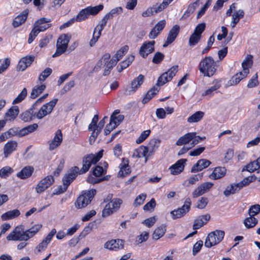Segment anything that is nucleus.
<instances>
[{
	"instance_id": "nucleus-1",
	"label": "nucleus",
	"mask_w": 260,
	"mask_h": 260,
	"mask_svg": "<svg viewBox=\"0 0 260 260\" xmlns=\"http://www.w3.org/2000/svg\"><path fill=\"white\" fill-rule=\"evenodd\" d=\"M57 101V99H54L43 105L40 109L37 106H34L33 104L29 109L20 115V117L25 122L29 121L36 117L39 119H42L51 113Z\"/></svg>"
},
{
	"instance_id": "nucleus-2",
	"label": "nucleus",
	"mask_w": 260,
	"mask_h": 260,
	"mask_svg": "<svg viewBox=\"0 0 260 260\" xmlns=\"http://www.w3.org/2000/svg\"><path fill=\"white\" fill-rule=\"evenodd\" d=\"M219 64L211 56L203 58L198 64V69L204 77H211L217 72Z\"/></svg>"
},
{
	"instance_id": "nucleus-3",
	"label": "nucleus",
	"mask_w": 260,
	"mask_h": 260,
	"mask_svg": "<svg viewBox=\"0 0 260 260\" xmlns=\"http://www.w3.org/2000/svg\"><path fill=\"white\" fill-rule=\"evenodd\" d=\"M78 171L79 168L77 166H75L70 169L68 173L66 174L62 178L63 186H59L55 192H53V194L58 195L64 192L69 185L77 176Z\"/></svg>"
},
{
	"instance_id": "nucleus-4",
	"label": "nucleus",
	"mask_w": 260,
	"mask_h": 260,
	"mask_svg": "<svg viewBox=\"0 0 260 260\" xmlns=\"http://www.w3.org/2000/svg\"><path fill=\"white\" fill-rule=\"evenodd\" d=\"M96 192L95 189H91L79 196L75 203L76 208L81 209L86 207L91 202Z\"/></svg>"
},
{
	"instance_id": "nucleus-5",
	"label": "nucleus",
	"mask_w": 260,
	"mask_h": 260,
	"mask_svg": "<svg viewBox=\"0 0 260 260\" xmlns=\"http://www.w3.org/2000/svg\"><path fill=\"white\" fill-rule=\"evenodd\" d=\"M71 38L70 34H61L58 38L56 42V50L53 57L57 56L63 54L67 50L69 42Z\"/></svg>"
},
{
	"instance_id": "nucleus-6",
	"label": "nucleus",
	"mask_w": 260,
	"mask_h": 260,
	"mask_svg": "<svg viewBox=\"0 0 260 260\" xmlns=\"http://www.w3.org/2000/svg\"><path fill=\"white\" fill-rule=\"evenodd\" d=\"M224 232L221 230H216L209 233L206 238L205 242V246L206 247L210 248L212 246L217 245L223 239Z\"/></svg>"
},
{
	"instance_id": "nucleus-7",
	"label": "nucleus",
	"mask_w": 260,
	"mask_h": 260,
	"mask_svg": "<svg viewBox=\"0 0 260 260\" xmlns=\"http://www.w3.org/2000/svg\"><path fill=\"white\" fill-rule=\"evenodd\" d=\"M120 111L119 109L115 110L111 115L109 122L106 125L104 130H114L123 120L124 116L120 114Z\"/></svg>"
},
{
	"instance_id": "nucleus-8",
	"label": "nucleus",
	"mask_w": 260,
	"mask_h": 260,
	"mask_svg": "<svg viewBox=\"0 0 260 260\" xmlns=\"http://www.w3.org/2000/svg\"><path fill=\"white\" fill-rule=\"evenodd\" d=\"M155 41L154 40L145 41L142 44L139 50L140 56L145 58L149 54L153 53L155 50Z\"/></svg>"
},
{
	"instance_id": "nucleus-9",
	"label": "nucleus",
	"mask_w": 260,
	"mask_h": 260,
	"mask_svg": "<svg viewBox=\"0 0 260 260\" xmlns=\"http://www.w3.org/2000/svg\"><path fill=\"white\" fill-rule=\"evenodd\" d=\"M190 205V199L189 198L186 199L184 204L181 208H179L177 210H174L171 212L172 218L175 219L183 216L189 211Z\"/></svg>"
},
{
	"instance_id": "nucleus-10",
	"label": "nucleus",
	"mask_w": 260,
	"mask_h": 260,
	"mask_svg": "<svg viewBox=\"0 0 260 260\" xmlns=\"http://www.w3.org/2000/svg\"><path fill=\"white\" fill-rule=\"evenodd\" d=\"M54 182V178L51 175H48L42 179L36 187V191L38 193L44 192L53 184Z\"/></svg>"
},
{
	"instance_id": "nucleus-11",
	"label": "nucleus",
	"mask_w": 260,
	"mask_h": 260,
	"mask_svg": "<svg viewBox=\"0 0 260 260\" xmlns=\"http://www.w3.org/2000/svg\"><path fill=\"white\" fill-rule=\"evenodd\" d=\"M213 185V184L209 182L202 183L192 192V197L193 198H196L203 195V194L209 191Z\"/></svg>"
},
{
	"instance_id": "nucleus-12",
	"label": "nucleus",
	"mask_w": 260,
	"mask_h": 260,
	"mask_svg": "<svg viewBox=\"0 0 260 260\" xmlns=\"http://www.w3.org/2000/svg\"><path fill=\"white\" fill-rule=\"evenodd\" d=\"M94 159L93 158V154H90L85 156L83 158L82 163L83 166L81 169H79L78 174H83L87 172L92 164H95L96 162H94Z\"/></svg>"
},
{
	"instance_id": "nucleus-13",
	"label": "nucleus",
	"mask_w": 260,
	"mask_h": 260,
	"mask_svg": "<svg viewBox=\"0 0 260 260\" xmlns=\"http://www.w3.org/2000/svg\"><path fill=\"white\" fill-rule=\"evenodd\" d=\"M26 236L22 232V229L20 227L17 226L13 232H11L7 237V239L9 241H27Z\"/></svg>"
},
{
	"instance_id": "nucleus-14",
	"label": "nucleus",
	"mask_w": 260,
	"mask_h": 260,
	"mask_svg": "<svg viewBox=\"0 0 260 260\" xmlns=\"http://www.w3.org/2000/svg\"><path fill=\"white\" fill-rule=\"evenodd\" d=\"M180 31V27L178 25H174L170 30L166 41L163 44L164 47H167L169 45L173 43L177 37Z\"/></svg>"
},
{
	"instance_id": "nucleus-15",
	"label": "nucleus",
	"mask_w": 260,
	"mask_h": 260,
	"mask_svg": "<svg viewBox=\"0 0 260 260\" xmlns=\"http://www.w3.org/2000/svg\"><path fill=\"white\" fill-rule=\"evenodd\" d=\"M166 25L165 19L159 21L150 31L148 37L150 39H154L161 33Z\"/></svg>"
},
{
	"instance_id": "nucleus-16",
	"label": "nucleus",
	"mask_w": 260,
	"mask_h": 260,
	"mask_svg": "<svg viewBox=\"0 0 260 260\" xmlns=\"http://www.w3.org/2000/svg\"><path fill=\"white\" fill-rule=\"evenodd\" d=\"M124 241L121 239L111 240L104 244V247L111 250H117L123 249Z\"/></svg>"
},
{
	"instance_id": "nucleus-17",
	"label": "nucleus",
	"mask_w": 260,
	"mask_h": 260,
	"mask_svg": "<svg viewBox=\"0 0 260 260\" xmlns=\"http://www.w3.org/2000/svg\"><path fill=\"white\" fill-rule=\"evenodd\" d=\"M186 159L182 158L178 160L174 165L171 166L169 169L172 175H178L181 173L184 170Z\"/></svg>"
},
{
	"instance_id": "nucleus-18",
	"label": "nucleus",
	"mask_w": 260,
	"mask_h": 260,
	"mask_svg": "<svg viewBox=\"0 0 260 260\" xmlns=\"http://www.w3.org/2000/svg\"><path fill=\"white\" fill-rule=\"evenodd\" d=\"M35 56L33 55H27L20 59L19 60L17 68L19 70L24 71L27 67H29L34 61Z\"/></svg>"
},
{
	"instance_id": "nucleus-19",
	"label": "nucleus",
	"mask_w": 260,
	"mask_h": 260,
	"mask_svg": "<svg viewBox=\"0 0 260 260\" xmlns=\"http://www.w3.org/2000/svg\"><path fill=\"white\" fill-rule=\"evenodd\" d=\"M29 11L25 9L22 11L20 14L17 16L12 22V25L14 28H16L24 23L27 18Z\"/></svg>"
},
{
	"instance_id": "nucleus-20",
	"label": "nucleus",
	"mask_w": 260,
	"mask_h": 260,
	"mask_svg": "<svg viewBox=\"0 0 260 260\" xmlns=\"http://www.w3.org/2000/svg\"><path fill=\"white\" fill-rule=\"evenodd\" d=\"M51 22V19L45 17L41 18L35 22L34 26L39 29V31H44L51 27V24L48 23Z\"/></svg>"
},
{
	"instance_id": "nucleus-21",
	"label": "nucleus",
	"mask_w": 260,
	"mask_h": 260,
	"mask_svg": "<svg viewBox=\"0 0 260 260\" xmlns=\"http://www.w3.org/2000/svg\"><path fill=\"white\" fill-rule=\"evenodd\" d=\"M32 131H7L0 136V143L14 136L22 137L28 135Z\"/></svg>"
},
{
	"instance_id": "nucleus-22",
	"label": "nucleus",
	"mask_w": 260,
	"mask_h": 260,
	"mask_svg": "<svg viewBox=\"0 0 260 260\" xmlns=\"http://www.w3.org/2000/svg\"><path fill=\"white\" fill-rule=\"evenodd\" d=\"M106 25L100 23L94 29L92 35V39L90 40L89 44L90 46H93L95 45L98 39L101 36V32L104 29Z\"/></svg>"
},
{
	"instance_id": "nucleus-23",
	"label": "nucleus",
	"mask_w": 260,
	"mask_h": 260,
	"mask_svg": "<svg viewBox=\"0 0 260 260\" xmlns=\"http://www.w3.org/2000/svg\"><path fill=\"white\" fill-rule=\"evenodd\" d=\"M211 164V161L206 159H201L193 166L191 168V173H197L201 171L204 169L207 168Z\"/></svg>"
},
{
	"instance_id": "nucleus-24",
	"label": "nucleus",
	"mask_w": 260,
	"mask_h": 260,
	"mask_svg": "<svg viewBox=\"0 0 260 260\" xmlns=\"http://www.w3.org/2000/svg\"><path fill=\"white\" fill-rule=\"evenodd\" d=\"M19 113V109L18 107L13 106L5 113L4 118L7 121H13L16 118Z\"/></svg>"
},
{
	"instance_id": "nucleus-25",
	"label": "nucleus",
	"mask_w": 260,
	"mask_h": 260,
	"mask_svg": "<svg viewBox=\"0 0 260 260\" xmlns=\"http://www.w3.org/2000/svg\"><path fill=\"white\" fill-rule=\"evenodd\" d=\"M122 12V8L120 7L112 9L109 13L105 15L100 22L106 25L108 20L112 19L115 16Z\"/></svg>"
},
{
	"instance_id": "nucleus-26",
	"label": "nucleus",
	"mask_w": 260,
	"mask_h": 260,
	"mask_svg": "<svg viewBox=\"0 0 260 260\" xmlns=\"http://www.w3.org/2000/svg\"><path fill=\"white\" fill-rule=\"evenodd\" d=\"M62 141V134L61 131H57L53 139L49 144V149L50 150H53L58 147Z\"/></svg>"
},
{
	"instance_id": "nucleus-27",
	"label": "nucleus",
	"mask_w": 260,
	"mask_h": 260,
	"mask_svg": "<svg viewBox=\"0 0 260 260\" xmlns=\"http://www.w3.org/2000/svg\"><path fill=\"white\" fill-rule=\"evenodd\" d=\"M34 171V168L32 167L26 166L17 174V177L21 179H25L31 176Z\"/></svg>"
},
{
	"instance_id": "nucleus-28",
	"label": "nucleus",
	"mask_w": 260,
	"mask_h": 260,
	"mask_svg": "<svg viewBox=\"0 0 260 260\" xmlns=\"http://www.w3.org/2000/svg\"><path fill=\"white\" fill-rule=\"evenodd\" d=\"M210 219V215L206 214L202 215L196 219L193 225V230H198L206 224Z\"/></svg>"
},
{
	"instance_id": "nucleus-29",
	"label": "nucleus",
	"mask_w": 260,
	"mask_h": 260,
	"mask_svg": "<svg viewBox=\"0 0 260 260\" xmlns=\"http://www.w3.org/2000/svg\"><path fill=\"white\" fill-rule=\"evenodd\" d=\"M135 56L130 55L123 61L119 63L117 67V71L119 73L121 72L124 69L127 68L134 60Z\"/></svg>"
},
{
	"instance_id": "nucleus-30",
	"label": "nucleus",
	"mask_w": 260,
	"mask_h": 260,
	"mask_svg": "<svg viewBox=\"0 0 260 260\" xmlns=\"http://www.w3.org/2000/svg\"><path fill=\"white\" fill-rule=\"evenodd\" d=\"M110 57L111 55L109 53L104 54L101 60L97 62L94 70L96 69L97 70L98 69H101L102 65L104 66H110L111 64V62H112V58L110 59Z\"/></svg>"
},
{
	"instance_id": "nucleus-31",
	"label": "nucleus",
	"mask_w": 260,
	"mask_h": 260,
	"mask_svg": "<svg viewBox=\"0 0 260 260\" xmlns=\"http://www.w3.org/2000/svg\"><path fill=\"white\" fill-rule=\"evenodd\" d=\"M144 76L140 74L137 78L133 79L131 83V91L135 92L143 83Z\"/></svg>"
},
{
	"instance_id": "nucleus-32",
	"label": "nucleus",
	"mask_w": 260,
	"mask_h": 260,
	"mask_svg": "<svg viewBox=\"0 0 260 260\" xmlns=\"http://www.w3.org/2000/svg\"><path fill=\"white\" fill-rule=\"evenodd\" d=\"M120 171L119 175L125 177L129 174L131 172V168L128 166V160L123 158L122 159V163L120 165Z\"/></svg>"
},
{
	"instance_id": "nucleus-33",
	"label": "nucleus",
	"mask_w": 260,
	"mask_h": 260,
	"mask_svg": "<svg viewBox=\"0 0 260 260\" xmlns=\"http://www.w3.org/2000/svg\"><path fill=\"white\" fill-rule=\"evenodd\" d=\"M226 173V169L224 167H216L214 169L212 173L210 175V178L216 180L222 178Z\"/></svg>"
},
{
	"instance_id": "nucleus-34",
	"label": "nucleus",
	"mask_w": 260,
	"mask_h": 260,
	"mask_svg": "<svg viewBox=\"0 0 260 260\" xmlns=\"http://www.w3.org/2000/svg\"><path fill=\"white\" fill-rule=\"evenodd\" d=\"M159 91V89L153 86L145 95L143 98L142 102L143 104H145L148 103L155 95H156Z\"/></svg>"
},
{
	"instance_id": "nucleus-35",
	"label": "nucleus",
	"mask_w": 260,
	"mask_h": 260,
	"mask_svg": "<svg viewBox=\"0 0 260 260\" xmlns=\"http://www.w3.org/2000/svg\"><path fill=\"white\" fill-rule=\"evenodd\" d=\"M247 76L246 74L243 73L242 72H239V73L234 75L231 79L228 81V84L230 86H234L238 84L242 79L246 78Z\"/></svg>"
},
{
	"instance_id": "nucleus-36",
	"label": "nucleus",
	"mask_w": 260,
	"mask_h": 260,
	"mask_svg": "<svg viewBox=\"0 0 260 260\" xmlns=\"http://www.w3.org/2000/svg\"><path fill=\"white\" fill-rule=\"evenodd\" d=\"M194 137V133H188L184 136L180 137L176 142V145L181 146L188 144L190 142H192V140Z\"/></svg>"
},
{
	"instance_id": "nucleus-37",
	"label": "nucleus",
	"mask_w": 260,
	"mask_h": 260,
	"mask_svg": "<svg viewBox=\"0 0 260 260\" xmlns=\"http://www.w3.org/2000/svg\"><path fill=\"white\" fill-rule=\"evenodd\" d=\"M220 82V80H214L213 81L214 85L210 87L209 88L207 89L204 93H203L202 96H205L206 95H209L210 96H211L212 95H213L214 91L217 90L221 87Z\"/></svg>"
},
{
	"instance_id": "nucleus-38",
	"label": "nucleus",
	"mask_w": 260,
	"mask_h": 260,
	"mask_svg": "<svg viewBox=\"0 0 260 260\" xmlns=\"http://www.w3.org/2000/svg\"><path fill=\"white\" fill-rule=\"evenodd\" d=\"M17 143L16 142L11 141L8 142L4 147V153L5 157H8L16 148Z\"/></svg>"
},
{
	"instance_id": "nucleus-39",
	"label": "nucleus",
	"mask_w": 260,
	"mask_h": 260,
	"mask_svg": "<svg viewBox=\"0 0 260 260\" xmlns=\"http://www.w3.org/2000/svg\"><path fill=\"white\" fill-rule=\"evenodd\" d=\"M244 16V12L242 10H239L234 13L232 15V21L231 25L232 28L236 26V24L239 22L240 19Z\"/></svg>"
},
{
	"instance_id": "nucleus-40",
	"label": "nucleus",
	"mask_w": 260,
	"mask_h": 260,
	"mask_svg": "<svg viewBox=\"0 0 260 260\" xmlns=\"http://www.w3.org/2000/svg\"><path fill=\"white\" fill-rule=\"evenodd\" d=\"M20 214V212L18 209L8 211L2 215L1 218L3 220H7L13 219L19 216Z\"/></svg>"
},
{
	"instance_id": "nucleus-41",
	"label": "nucleus",
	"mask_w": 260,
	"mask_h": 260,
	"mask_svg": "<svg viewBox=\"0 0 260 260\" xmlns=\"http://www.w3.org/2000/svg\"><path fill=\"white\" fill-rule=\"evenodd\" d=\"M41 224H36L28 230L23 232V234L27 237V240L32 237L41 229Z\"/></svg>"
},
{
	"instance_id": "nucleus-42",
	"label": "nucleus",
	"mask_w": 260,
	"mask_h": 260,
	"mask_svg": "<svg viewBox=\"0 0 260 260\" xmlns=\"http://www.w3.org/2000/svg\"><path fill=\"white\" fill-rule=\"evenodd\" d=\"M46 86L45 84H41L39 86H35L30 93V97L31 99H35L41 94L43 91L45 89Z\"/></svg>"
},
{
	"instance_id": "nucleus-43",
	"label": "nucleus",
	"mask_w": 260,
	"mask_h": 260,
	"mask_svg": "<svg viewBox=\"0 0 260 260\" xmlns=\"http://www.w3.org/2000/svg\"><path fill=\"white\" fill-rule=\"evenodd\" d=\"M199 0H198L190 4H189L188 6L187 10L185 11L183 15H182L181 19H186L191 14L193 13L195 11L197 6L198 5V2Z\"/></svg>"
},
{
	"instance_id": "nucleus-44",
	"label": "nucleus",
	"mask_w": 260,
	"mask_h": 260,
	"mask_svg": "<svg viewBox=\"0 0 260 260\" xmlns=\"http://www.w3.org/2000/svg\"><path fill=\"white\" fill-rule=\"evenodd\" d=\"M241 189L238 186V184H232L230 186H228L223 192V194L225 197H229L231 194H234Z\"/></svg>"
},
{
	"instance_id": "nucleus-45",
	"label": "nucleus",
	"mask_w": 260,
	"mask_h": 260,
	"mask_svg": "<svg viewBox=\"0 0 260 260\" xmlns=\"http://www.w3.org/2000/svg\"><path fill=\"white\" fill-rule=\"evenodd\" d=\"M128 46L127 45H125L121 47L119 50H118L114 56L112 58V60H116V63L118 61H119L122 57L128 51Z\"/></svg>"
},
{
	"instance_id": "nucleus-46",
	"label": "nucleus",
	"mask_w": 260,
	"mask_h": 260,
	"mask_svg": "<svg viewBox=\"0 0 260 260\" xmlns=\"http://www.w3.org/2000/svg\"><path fill=\"white\" fill-rule=\"evenodd\" d=\"M204 114L202 111H197L187 118V121L190 123L198 122L202 119Z\"/></svg>"
},
{
	"instance_id": "nucleus-47",
	"label": "nucleus",
	"mask_w": 260,
	"mask_h": 260,
	"mask_svg": "<svg viewBox=\"0 0 260 260\" xmlns=\"http://www.w3.org/2000/svg\"><path fill=\"white\" fill-rule=\"evenodd\" d=\"M89 15L95 16L104 9V5L100 4L94 7L88 6L86 7Z\"/></svg>"
},
{
	"instance_id": "nucleus-48",
	"label": "nucleus",
	"mask_w": 260,
	"mask_h": 260,
	"mask_svg": "<svg viewBox=\"0 0 260 260\" xmlns=\"http://www.w3.org/2000/svg\"><path fill=\"white\" fill-rule=\"evenodd\" d=\"M166 229L165 226L161 225L156 229L152 234V238L155 240H158L162 237L166 232Z\"/></svg>"
},
{
	"instance_id": "nucleus-49",
	"label": "nucleus",
	"mask_w": 260,
	"mask_h": 260,
	"mask_svg": "<svg viewBox=\"0 0 260 260\" xmlns=\"http://www.w3.org/2000/svg\"><path fill=\"white\" fill-rule=\"evenodd\" d=\"M86 8L82 9L77 14L75 19L77 22H81L87 19L89 17V14Z\"/></svg>"
},
{
	"instance_id": "nucleus-50",
	"label": "nucleus",
	"mask_w": 260,
	"mask_h": 260,
	"mask_svg": "<svg viewBox=\"0 0 260 260\" xmlns=\"http://www.w3.org/2000/svg\"><path fill=\"white\" fill-rule=\"evenodd\" d=\"M257 223V220L253 216H250L249 217L246 218L244 221L245 226L248 229L254 227Z\"/></svg>"
},
{
	"instance_id": "nucleus-51",
	"label": "nucleus",
	"mask_w": 260,
	"mask_h": 260,
	"mask_svg": "<svg viewBox=\"0 0 260 260\" xmlns=\"http://www.w3.org/2000/svg\"><path fill=\"white\" fill-rule=\"evenodd\" d=\"M141 156L145 157V162H146L149 156L152 154L153 151H149L148 148L146 146H141L139 148Z\"/></svg>"
},
{
	"instance_id": "nucleus-52",
	"label": "nucleus",
	"mask_w": 260,
	"mask_h": 260,
	"mask_svg": "<svg viewBox=\"0 0 260 260\" xmlns=\"http://www.w3.org/2000/svg\"><path fill=\"white\" fill-rule=\"evenodd\" d=\"M172 80L169 79V76L165 72L162 74L158 78L156 85L158 86H162L166 83Z\"/></svg>"
},
{
	"instance_id": "nucleus-53",
	"label": "nucleus",
	"mask_w": 260,
	"mask_h": 260,
	"mask_svg": "<svg viewBox=\"0 0 260 260\" xmlns=\"http://www.w3.org/2000/svg\"><path fill=\"white\" fill-rule=\"evenodd\" d=\"M99 120V114L97 113L92 118L91 123L88 125V130H98Z\"/></svg>"
},
{
	"instance_id": "nucleus-54",
	"label": "nucleus",
	"mask_w": 260,
	"mask_h": 260,
	"mask_svg": "<svg viewBox=\"0 0 260 260\" xmlns=\"http://www.w3.org/2000/svg\"><path fill=\"white\" fill-rule=\"evenodd\" d=\"M52 72V70L51 68H46L39 75V80L41 83L44 82L51 74Z\"/></svg>"
},
{
	"instance_id": "nucleus-55",
	"label": "nucleus",
	"mask_w": 260,
	"mask_h": 260,
	"mask_svg": "<svg viewBox=\"0 0 260 260\" xmlns=\"http://www.w3.org/2000/svg\"><path fill=\"white\" fill-rule=\"evenodd\" d=\"M202 37V36H200L194 32H193L190 36L189 39V45L190 46H194L198 43Z\"/></svg>"
},
{
	"instance_id": "nucleus-56",
	"label": "nucleus",
	"mask_w": 260,
	"mask_h": 260,
	"mask_svg": "<svg viewBox=\"0 0 260 260\" xmlns=\"http://www.w3.org/2000/svg\"><path fill=\"white\" fill-rule=\"evenodd\" d=\"M252 61L251 59H249L248 58L245 59L243 62L242 63V67L243 68V73L246 74L247 76L249 73V68L250 67V65L252 64Z\"/></svg>"
},
{
	"instance_id": "nucleus-57",
	"label": "nucleus",
	"mask_w": 260,
	"mask_h": 260,
	"mask_svg": "<svg viewBox=\"0 0 260 260\" xmlns=\"http://www.w3.org/2000/svg\"><path fill=\"white\" fill-rule=\"evenodd\" d=\"M256 164L255 161L249 163L245 166L246 169H245V168L243 169L242 171L247 170L249 172H254L255 171L259 170V166Z\"/></svg>"
},
{
	"instance_id": "nucleus-58",
	"label": "nucleus",
	"mask_w": 260,
	"mask_h": 260,
	"mask_svg": "<svg viewBox=\"0 0 260 260\" xmlns=\"http://www.w3.org/2000/svg\"><path fill=\"white\" fill-rule=\"evenodd\" d=\"M27 95V90L24 88L18 95L15 99L13 102V104L19 103L22 101Z\"/></svg>"
},
{
	"instance_id": "nucleus-59",
	"label": "nucleus",
	"mask_w": 260,
	"mask_h": 260,
	"mask_svg": "<svg viewBox=\"0 0 260 260\" xmlns=\"http://www.w3.org/2000/svg\"><path fill=\"white\" fill-rule=\"evenodd\" d=\"M165 55L160 52H156L152 58V62L155 64H159L164 60Z\"/></svg>"
},
{
	"instance_id": "nucleus-60",
	"label": "nucleus",
	"mask_w": 260,
	"mask_h": 260,
	"mask_svg": "<svg viewBox=\"0 0 260 260\" xmlns=\"http://www.w3.org/2000/svg\"><path fill=\"white\" fill-rule=\"evenodd\" d=\"M258 84V75L256 73L249 80L247 84V87L253 88L256 86Z\"/></svg>"
},
{
	"instance_id": "nucleus-61",
	"label": "nucleus",
	"mask_w": 260,
	"mask_h": 260,
	"mask_svg": "<svg viewBox=\"0 0 260 260\" xmlns=\"http://www.w3.org/2000/svg\"><path fill=\"white\" fill-rule=\"evenodd\" d=\"M13 172V169L10 167H5L0 170V176L2 178H6Z\"/></svg>"
},
{
	"instance_id": "nucleus-62",
	"label": "nucleus",
	"mask_w": 260,
	"mask_h": 260,
	"mask_svg": "<svg viewBox=\"0 0 260 260\" xmlns=\"http://www.w3.org/2000/svg\"><path fill=\"white\" fill-rule=\"evenodd\" d=\"M121 203L122 200L119 199H114L110 203H109V205H110L111 208L114 211V212L117 211L119 208Z\"/></svg>"
},
{
	"instance_id": "nucleus-63",
	"label": "nucleus",
	"mask_w": 260,
	"mask_h": 260,
	"mask_svg": "<svg viewBox=\"0 0 260 260\" xmlns=\"http://www.w3.org/2000/svg\"><path fill=\"white\" fill-rule=\"evenodd\" d=\"M260 212V205L255 204L251 206L248 211V214L249 216H253L257 215Z\"/></svg>"
},
{
	"instance_id": "nucleus-64",
	"label": "nucleus",
	"mask_w": 260,
	"mask_h": 260,
	"mask_svg": "<svg viewBox=\"0 0 260 260\" xmlns=\"http://www.w3.org/2000/svg\"><path fill=\"white\" fill-rule=\"evenodd\" d=\"M39 32L40 31L39 29H38L37 27H35L34 26V28L32 29L31 31L29 34V37L27 40L28 43H31Z\"/></svg>"
}]
</instances>
